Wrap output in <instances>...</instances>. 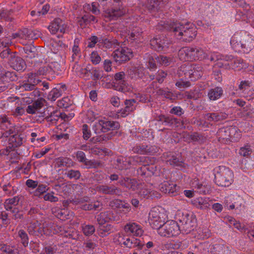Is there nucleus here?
<instances>
[{
	"label": "nucleus",
	"mask_w": 254,
	"mask_h": 254,
	"mask_svg": "<svg viewBox=\"0 0 254 254\" xmlns=\"http://www.w3.org/2000/svg\"><path fill=\"white\" fill-rule=\"evenodd\" d=\"M19 201V199L17 196L6 199L4 203L5 209L7 211H12L14 208H17L16 206L18 205Z\"/></svg>",
	"instance_id": "38"
},
{
	"label": "nucleus",
	"mask_w": 254,
	"mask_h": 254,
	"mask_svg": "<svg viewBox=\"0 0 254 254\" xmlns=\"http://www.w3.org/2000/svg\"><path fill=\"white\" fill-rule=\"evenodd\" d=\"M182 223L181 231L183 233L188 234L193 230L196 226V221L188 213H183L181 218L179 219Z\"/></svg>",
	"instance_id": "9"
},
{
	"label": "nucleus",
	"mask_w": 254,
	"mask_h": 254,
	"mask_svg": "<svg viewBox=\"0 0 254 254\" xmlns=\"http://www.w3.org/2000/svg\"><path fill=\"white\" fill-rule=\"evenodd\" d=\"M120 124L117 122L109 121L107 119H101L96 122L93 129L96 134L106 132L110 130H115L119 128Z\"/></svg>",
	"instance_id": "8"
},
{
	"label": "nucleus",
	"mask_w": 254,
	"mask_h": 254,
	"mask_svg": "<svg viewBox=\"0 0 254 254\" xmlns=\"http://www.w3.org/2000/svg\"><path fill=\"white\" fill-rule=\"evenodd\" d=\"M178 56L179 59L183 61H190L192 60L191 47H184L179 51Z\"/></svg>",
	"instance_id": "33"
},
{
	"label": "nucleus",
	"mask_w": 254,
	"mask_h": 254,
	"mask_svg": "<svg viewBox=\"0 0 254 254\" xmlns=\"http://www.w3.org/2000/svg\"><path fill=\"white\" fill-rule=\"evenodd\" d=\"M230 45L235 52L248 54L254 48V39L247 32L241 31L232 36Z\"/></svg>",
	"instance_id": "1"
},
{
	"label": "nucleus",
	"mask_w": 254,
	"mask_h": 254,
	"mask_svg": "<svg viewBox=\"0 0 254 254\" xmlns=\"http://www.w3.org/2000/svg\"><path fill=\"white\" fill-rule=\"evenodd\" d=\"M226 127L221 128L218 132V135L219 136V140L224 141L225 142L227 141H230V135L229 133L226 132Z\"/></svg>",
	"instance_id": "54"
},
{
	"label": "nucleus",
	"mask_w": 254,
	"mask_h": 254,
	"mask_svg": "<svg viewBox=\"0 0 254 254\" xmlns=\"http://www.w3.org/2000/svg\"><path fill=\"white\" fill-rule=\"evenodd\" d=\"M72 68L78 76L86 80H89L92 77L91 72L88 67L81 66L76 62Z\"/></svg>",
	"instance_id": "20"
},
{
	"label": "nucleus",
	"mask_w": 254,
	"mask_h": 254,
	"mask_svg": "<svg viewBox=\"0 0 254 254\" xmlns=\"http://www.w3.org/2000/svg\"><path fill=\"white\" fill-rule=\"evenodd\" d=\"M110 205L112 206H116L121 209V211L124 212L125 213L128 212L130 210V206L129 204L123 202L119 199H115L111 201Z\"/></svg>",
	"instance_id": "35"
},
{
	"label": "nucleus",
	"mask_w": 254,
	"mask_h": 254,
	"mask_svg": "<svg viewBox=\"0 0 254 254\" xmlns=\"http://www.w3.org/2000/svg\"><path fill=\"white\" fill-rule=\"evenodd\" d=\"M156 60L160 64L164 66L169 65L172 61V59L163 55L157 56Z\"/></svg>",
	"instance_id": "51"
},
{
	"label": "nucleus",
	"mask_w": 254,
	"mask_h": 254,
	"mask_svg": "<svg viewBox=\"0 0 254 254\" xmlns=\"http://www.w3.org/2000/svg\"><path fill=\"white\" fill-rule=\"evenodd\" d=\"M226 132L229 133L230 141L237 142L241 137V133L240 130L235 126L226 127Z\"/></svg>",
	"instance_id": "31"
},
{
	"label": "nucleus",
	"mask_w": 254,
	"mask_h": 254,
	"mask_svg": "<svg viewBox=\"0 0 254 254\" xmlns=\"http://www.w3.org/2000/svg\"><path fill=\"white\" fill-rule=\"evenodd\" d=\"M67 177L70 179H74L77 180L80 178L81 174L78 170H69L66 173Z\"/></svg>",
	"instance_id": "56"
},
{
	"label": "nucleus",
	"mask_w": 254,
	"mask_h": 254,
	"mask_svg": "<svg viewBox=\"0 0 254 254\" xmlns=\"http://www.w3.org/2000/svg\"><path fill=\"white\" fill-rule=\"evenodd\" d=\"M150 44L152 49L160 52L162 51L165 45V39L163 36H156L150 41Z\"/></svg>",
	"instance_id": "27"
},
{
	"label": "nucleus",
	"mask_w": 254,
	"mask_h": 254,
	"mask_svg": "<svg viewBox=\"0 0 254 254\" xmlns=\"http://www.w3.org/2000/svg\"><path fill=\"white\" fill-rule=\"evenodd\" d=\"M127 237L123 235V234L118 233L114 236V242L117 244L124 245V242Z\"/></svg>",
	"instance_id": "58"
},
{
	"label": "nucleus",
	"mask_w": 254,
	"mask_h": 254,
	"mask_svg": "<svg viewBox=\"0 0 254 254\" xmlns=\"http://www.w3.org/2000/svg\"><path fill=\"white\" fill-rule=\"evenodd\" d=\"M0 250L5 254H13L14 253L12 248L6 244H0Z\"/></svg>",
	"instance_id": "64"
},
{
	"label": "nucleus",
	"mask_w": 254,
	"mask_h": 254,
	"mask_svg": "<svg viewBox=\"0 0 254 254\" xmlns=\"http://www.w3.org/2000/svg\"><path fill=\"white\" fill-rule=\"evenodd\" d=\"M144 245L141 241L134 237H127L124 242V246L129 249L136 248V250H140Z\"/></svg>",
	"instance_id": "28"
},
{
	"label": "nucleus",
	"mask_w": 254,
	"mask_h": 254,
	"mask_svg": "<svg viewBox=\"0 0 254 254\" xmlns=\"http://www.w3.org/2000/svg\"><path fill=\"white\" fill-rule=\"evenodd\" d=\"M9 141L10 143H12V147L13 148L17 147L22 143L21 138L18 135H12L10 136L9 139Z\"/></svg>",
	"instance_id": "55"
},
{
	"label": "nucleus",
	"mask_w": 254,
	"mask_h": 254,
	"mask_svg": "<svg viewBox=\"0 0 254 254\" xmlns=\"http://www.w3.org/2000/svg\"><path fill=\"white\" fill-rule=\"evenodd\" d=\"M81 227L83 233L86 236H91L95 232V229L92 225L83 224Z\"/></svg>",
	"instance_id": "48"
},
{
	"label": "nucleus",
	"mask_w": 254,
	"mask_h": 254,
	"mask_svg": "<svg viewBox=\"0 0 254 254\" xmlns=\"http://www.w3.org/2000/svg\"><path fill=\"white\" fill-rule=\"evenodd\" d=\"M142 30L139 27H135L132 30L129 38L131 40H136L137 42L140 41L141 38Z\"/></svg>",
	"instance_id": "43"
},
{
	"label": "nucleus",
	"mask_w": 254,
	"mask_h": 254,
	"mask_svg": "<svg viewBox=\"0 0 254 254\" xmlns=\"http://www.w3.org/2000/svg\"><path fill=\"white\" fill-rule=\"evenodd\" d=\"M166 219L167 216L161 208H152L149 213V223L154 229H157L166 221Z\"/></svg>",
	"instance_id": "6"
},
{
	"label": "nucleus",
	"mask_w": 254,
	"mask_h": 254,
	"mask_svg": "<svg viewBox=\"0 0 254 254\" xmlns=\"http://www.w3.org/2000/svg\"><path fill=\"white\" fill-rule=\"evenodd\" d=\"M156 230L160 236L168 238L177 236L181 232L180 226L174 220L164 222Z\"/></svg>",
	"instance_id": "4"
},
{
	"label": "nucleus",
	"mask_w": 254,
	"mask_h": 254,
	"mask_svg": "<svg viewBox=\"0 0 254 254\" xmlns=\"http://www.w3.org/2000/svg\"><path fill=\"white\" fill-rule=\"evenodd\" d=\"M12 66L16 71L23 70L25 68V62L21 58H16Z\"/></svg>",
	"instance_id": "47"
},
{
	"label": "nucleus",
	"mask_w": 254,
	"mask_h": 254,
	"mask_svg": "<svg viewBox=\"0 0 254 254\" xmlns=\"http://www.w3.org/2000/svg\"><path fill=\"white\" fill-rule=\"evenodd\" d=\"M18 236L20 239V241L24 247H26L29 244V238L26 232L23 229L18 232Z\"/></svg>",
	"instance_id": "46"
},
{
	"label": "nucleus",
	"mask_w": 254,
	"mask_h": 254,
	"mask_svg": "<svg viewBox=\"0 0 254 254\" xmlns=\"http://www.w3.org/2000/svg\"><path fill=\"white\" fill-rule=\"evenodd\" d=\"M79 40L75 39L74 41V45L72 47V55L71 57L73 62L78 60L81 57L80 49L78 46Z\"/></svg>",
	"instance_id": "40"
},
{
	"label": "nucleus",
	"mask_w": 254,
	"mask_h": 254,
	"mask_svg": "<svg viewBox=\"0 0 254 254\" xmlns=\"http://www.w3.org/2000/svg\"><path fill=\"white\" fill-rule=\"evenodd\" d=\"M151 158L149 157L144 156H134L129 158V161L133 164V165L140 164L142 165L143 167L140 168V170H142L143 171L146 170L150 171V168H152V167L149 166V163H151Z\"/></svg>",
	"instance_id": "13"
},
{
	"label": "nucleus",
	"mask_w": 254,
	"mask_h": 254,
	"mask_svg": "<svg viewBox=\"0 0 254 254\" xmlns=\"http://www.w3.org/2000/svg\"><path fill=\"white\" fill-rule=\"evenodd\" d=\"M66 27L67 25L64 20L60 18H56L50 23L48 29L51 34H55L59 31L61 33H65Z\"/></svg>",
	"instance_id": "11"
},
{
	"label": "nucleus",
	"mask_w": 254,
	"mask_h": 254,
	"mask_svg": "<svg viewBox=\"0 0 254 254\" xmlns=\"http://www.w3.org/2000/svg\"><path fill=\"white\" fill-rule=\"evenodd\" d=\"M34 236H42L44 235L47 236L50 235V232L49 231L48 223H45L41 225L39 223V226H38Z\"/></svg>",
	"instance_id": "39"
},
{
	"label": "nucleus",
	"mask_w": 254,
	"mask_h": 254,
	"mask_svg": "<svg viewBox=\"0 0 254 254\" xmlns=\"http://www.w3.org/2000/svg\"><path fill=\"white\" fill-rule=\"evenodd\" d=\"M62 91L61 89H59L58 88H53L48 94V99L49 100L54 101L58 98L62 96Z\"/></svg>",
	"instance_id": "45"
},
{
	"label": "nucleus",
	"mask_w": 254,
	"mask_h": 254,
	"mask_svg": "<svg viewBox=\"0 0 254 254\" xmlns=\"http://www.w3.org/2000/svg\"><path fill=\"white\" fill-rule=\"evenodd\" d=\"M207 53L209 56L208 59H206L209 60L212 62L218 61H230L233 58V56L231 55H222L217 52H208L207 51Z\"/></svg>",
	"instance_id": "32"
},
{
	"label": "nucleus",
	"mask_w": 254,
	"mask_h": 254,
	"mask_svg": "<svg viewBox=\"0 0 254 254\" xmlns=\"http://www.w3.org/2000/svg\"><path fill=\"white\" fill-rule=\"evenodd\" d=\"M169 28L177 39L187 42H191L197 35L196 27L190 22H173L169 25Z\"/></svg>",
	"instance_id": "2"
},
{
	"label": "nucleus",
	"mask_w": 254,
	"mask_h": 254,
	"mask_svg": "<svg viewBox=\"0 0 254 254\" xmlns=\"http://www.w3.org/2000/svg\"><path fill=\"white\" fill-rule=\"evenodd\" d=\"M211 252L213 254H229L230 250L227 246L222 244H216L213 245Z\"/></svg>",
	"instance_id": "36"
},
{
	"label": "nucleus",
	"mask_w": 254,
	"mask_h": 254,
	"mask_svg": "<svg viewBox=\"0 0 254 254\" xmlns=\"http://www.w3.org/2000/svg\"><path fill=\"white\" fill-rule=\"evenodd\" d=\"M24 51L27 57H29L30 58H34L35 57V48L33 46H27L24 48Z\"/></svg>",
	"instance_id": "62"
},
{
	"label": "nucleus",
	"mask_w": 254,
	"mask_h": 254,
	"mask_svg": "<svg viewBox=\"0 0 254 254\" xmlns=\"http://www.w3.org/2000/svg\"><path fill=\"white\" fill-rule=\"evenodd\" d=\"M27 82L30 83L35 87L37 84L41 82V80L38 77L36 72H30L27 74Z\"/></svg>",
	"instance_id": "42"
},
{
	"label": "nucleus",
	"mask_w": 254,
	"mask_h": 254,
	"mask_svg": "<svg viewBox=\"0 0 254 254\" xmlns=\"http://www.w3.org/2000/svg\"><path fill=\"white\" fill-rule=\"evenodd\" d=\"M112 56L116 62L122 63L129 60L132 57V52L130 49L121 47L116 50Z\"/></svg>",
	"instance_id": "10"
},
{
	"label": "nucleus",
	"mask_w": 254,
	"mask_h": 254,
	"mask_svg": "<svg viewBox=\"0 0 254 254\" xmlns=\"http://www.w3.org/2000/svg\"><path fill=\"white\" fill-rule=\"evenodd\" d=\"M55 215L61 220H65L71 219L73 213L67 209H58L55 212Z\"/></svg>",
	"instance_id": "34"
},
{
	"label": "nucleus",
	"mask_w": 254,
	"mask_h": 254,
	"mask_svg": "<svg viewBox=\"0 0 254 254\" xmlns=\"http://www.w3.org/2000/svg\"><path fill=\"white\" fill-rule=\"evenodd\" d=\"M140 189L138 191L139 196L142 198H153L160 197V194L154 190H151L148 188V186L140 183V186L138 189Z\"/></svg>",
	"instance_id": "16"
},
{
	"label": "nucleus",
	"mask_w": 254,
	"mask_h": 254,
	"mask_svg": "<svg viewBox=\"0 0 254 254\" xmlns=\"http://www.w3.org/2000/svg\"><path fill=\"white\" fill-rule=\"evenodd\" d=\"M125 75L124 72L116 73L115 74V79L113 82L115 89L123 92H125L127 90V82L124 80Z\"/></svg>",
	"instance_id": "12"
},
{
	"label": "nucleus",
	"mask_w": 254,
	"mask_h": 254,
	"mask_svg": "<svg viewBox=\"0 0 254 254\" xmlns=\"http://www.w3.org/2000/svg\"><path fill=\"white\" fill-rule=\"evenodd\" d=\"M243 200L240 196L235 197L234 195H230L226 197L225 204L229 209H240Z\"/></svg>",
	"instance_id": "21"
},
{
	"label": "nucleus",
	"mask_w": 254,
	"mask_h": 254,
	"mask_svg": "<svg viewBox=\"0 0 254 254\" xmlns=\"http://www.w3.org/2000/svg\"><path fill=\"white\" fill-rule=\"evenodd\" d=\"M192 60L193 61H202L205 59H208L207 51L198 46L191 47Z\"/></svg>",
	"instance_id": "18"
},
{
	"label": "nucleus",
	"mask_w": 254,
	"mask_h": 254,
	"mask_svg": "<svg viewBox=\"0 0 254 254\" xmlns=\"http://www.w3.org/2000/svg\"><path fill=\"white\" fill-rule=\"evenodd\" d=\"M163 155L167 163L170 165L177 167L180 169L186 168V165L181 157H177L171 153H164Z\"/></svg>",
	"instance_id": "15"
},
{
	"label": "nucleus",
	"mask_w": 254,
	"mask_h": 254,
	"mask_svg": "<svg viewBox=\"0 0 254 254\" xmlns=\"http://www.w3.org/2000/svg\"><path fill=\"white\" fill-rule=\"evenodd\" d=\"M209 201L207 197H198L192 200L191 204L198 209H206L210 205Z\"/></svg>",
	"instance_id": "30"
},
{
	"label": "nucleus",
	"mask_w": 254,
	"mask_h": 254,
	"mask_svg": "<svg viewBox=\"0 0 254 254\" xmlns=\"http://www.w3.org/2000/svg\"><path fill=\"white\" fill-rule=\"evenodd\" d=\"M170 0H150V4L147 6L149 11L153 8L159 6L161 7L169 2Z\"/></svg>",
	"instance_id": "41"
},
{
	"label": "nucleus",
	"mask_w": 254,
	"mask_h": 254,
	"mask_svg": "<svg viewBox=\"0 0 254 254\" xmlns=\"http://www.w3.org/2000/svg\"><path fill=\"white\" fill-rule=\"evenodd\" d=\"M118 183L129 190L135 191L140 186V183L135 179L129 177H123L120 179Z\"/></svg>",
	"instance_id": "17"
},
{
	"label": "nucleus",
	"mask_w": 254,
	"mask_h": 254,
	"mask_svg": "<svg viewBox=\"0 0 254 254\" xmlns=\"http://www.w3.org/2000/svg\"><path fill=\"white\" fill-rule=\"evenodd\" d=\"M2 189L5 194L8 195H13L17 192V188L12 186L10 183L3 185Z\"/></svg>",
	"instance_id": "50"
},
{
	"label": "nucleus",
	"mask_w": 254,
	"mask_h": 254,
	"mask_svg": "<svg viewBox=\"0 0 254 254\" xmlns=\"http://www.w3.org/2000/svg\"><path fill=\"white\" fill-rule=\"evenodd\" d=\"M223 93V91L221 87H216L209 91L208 96L210 100L214 101L220 98Z\"/></svg>",
	"instance_id": "37"
},
{
	"label": "nucleus",
	"mask_w": 254,
	"mask_h": 254,
	"mask_svg": "<svg viewBox=\"0 0 254 254\" xmlns=\"http://www.w3.org/2000/svg\"><path fill=\"white\" fill-rule=\"evenodd\" d=\"M53 164L55 168H69L74 165L73 162L70 158L65 157H60L56 158Z\"/></svg>",
	"instance_id": "26"
},
{
	"label": "nucleus",
	"mask_w": 254,
	"mask_h": 254,
	"mask_svg": "<svg viewBox=\"0 0 254 254\" xmlns=\"http://www.w3.org/2000/svg\"><path fill=\"white\" fill-rule=\"evenodd\" d=\"M135 103L136 100L135 99L126 100L125 101V107L131 112H133L136 109Z\"/></svg>",
	"instance_id": "61"
},
{
	"label": "nucleus",
	"mask_w": 254,
	"mask_h": 254,
	"mask_svg": "<svg viewBox=\"0 0 254 254\" xmlns=\"http://www.w3.org/2000/svg\"><path fill=\"white\" fill-rule=\"evenodd\" d=\"M180 70L184 72L186 76H188L191 80H196L203 74L202 67L198 64H183L180 67Z\"/></svg>",
	"instance_id": "7"
},
{
	"label": "nucleus",
	"mask_w": 254,
	"mask_h": 254,
	"mask_svg": "<svg viewBox=\"0 0 254 254\" xmlns=\"http://www.w3.org/2000/svg\"><path fill=\"white\" fill-rule=\"evenodd\" d=\"M114 220L112 217V213L110 211L101 213L97 218V221L100 225L97 230L99 235L101 237H104L111 233L112 227L110 224L103 225L106 222Z\"/></svg>",
	"instance_id": "5"
},
{
	"label": "nucleus",
	"mask_w": 254,
	"mask_h": 254,
	"mask_svg": "<svg viewBox=\"0 0 254 254\" xmlns=\"http://www.w3.org/2000/svg\"><path fill=\"white\" fill-rule=\"evenodd\" d=\"M124 230L127 234L136 237L141 236L143 233L141 226L136 223L127 224L125 226Z\"/></svg>",
	"instance_id": "19"
},
{
	"label": "nucleus",
	"mask_w": 254,
	"mask_h": 254,
	"mask_svg": "<svg viewBox=\"0 0 254 254\" xmlns=\"http://www.w3.org/2000/svg\"><path fill=\"white\" fill-rule=\"evenodd\" d=\"M175 85L179 89H182L190 87L191 84L190 82L189 81H186L181 79L176 82Z\"/></svg>",
	"instance_id": "59"
},
{
	"label": "nucleus",
	"mask_w": 254,
	"mask_h": 254,
	"mask_svg": "<svg viewBox=\"0 0 254 254\" xmlns=\"http://www.w3.org/2000/svg\"><path fill=\"white\" fill-rule=\"evenodd\" d=\"M119 7H113L108 9L105 13V16L110 19H114L124 15L126 12V9L121 5Z\"/></svg>",
	"instance_id": "23"
},
{
	"label": "nucleus",
	"mask_w": 254,
	"mask_h": 254,
	"mask_svg": "<svg viewBox=\"0 0 254 254\" xmlns=\"http://www.w3.org/2000/svg\"><path fill=\"white\" fill-rule=\"evenodd\" d=\"M135 99L136 101L138 100L142 103H146L149 102L150 100V96L147 94H143L141 93H137L135 94Z\"/></svg>",
	"instance_id": "57"
},
{
	"label": "nucleus",
	"mask_w": 254,
	"mask_h": 254,
	"mask_svg": "<svg viewBox=\"0 0 254 254\" xmlns=\"http://www.w3.org/2000/svg\"><path fill=\"white\" fill-rule=\"evenodd\" d=\"M192 185L194 188L197 190L200 193L206 194L208 191V188L205 186L199 183L197 181H195L193 182Z\"/></svg>",
	"instance_id": "53"
},
{
	"label": "nucleus",
	"mask_w": 254,
	"mask_h": 254,
	"mask_svg": "<svg viewBox=\"0 0 254 254\" xmlns=\"http://www.w3.org/2000/svg\"><path fill=\"white\" fill-rule=\"evenodd\" d=\"M40 35L39 31H32L27 29L20 31L13 34L14 38H19L25 40H33L37 39Z\"/></svg>",
	"instance_id": "14"
},
{
	"label": "nucleus",
	"mask_w": 254,
	"mask_h": 254,
	"mask_svg": "<svg viewBox=\"0 0 254 254\" xmlns=\"http://www.w3.org/2000/svg\"><path fill=\"white\" fill-rule=\"evenodd\" d=\"M216 170L215 180L217 185L229 187L233 182V172L229 168L223 166L218 167Z\"/></svg>",
	"instance_id": "3"
},
{
	"label": "nucleus",
	"mask_w": 254,
	"mask_h": 254,
	"mask_svg": "<svg viewBox=\"0 0 254 254\" xmlns=\"http://www.w3.org/2000/svg\"><path fill=\"white\" fill-rule=\"evenodd\" d=\"M49 231L50 232V235L53 234H60L61 235L65 237L71 238V235L67 230L62 226L57 225L56 224L50 223H48Z\"/></svg>",
	"instance_id": "24"
},
{
	"label": "nucleus",
	"mask_w": 254,
	"mask_h": 254,
	"mask_svg": "<svg viewBox=\"0 0 254 254\" xmlns=\"http://www.w3.org/2000/svg\"><path fill=\"white\" fill-rule=\"evenodd\" d=\"M90 60L94 64H97L101 62V58L97 51H93L90 55Z\"/></svg>",
	"instance_id": "63"
},
{
	"label": "nucleus",
	"mask_w": 254,
	"mask_h": 254,
	"mask_svg": "<svg viewBox=\"0 0 254 254\" xmlns=\"http://www.w3.org/2000/svg\"><path fill=\"white\" fill-rule=\"evenodd\" d=\"M54 71L51 66L45 65L39 68L36 73L39 75H52Z\"/></svg>",
	"instance_id": "52"
},
{
	"label": "nucleus",
	"mask_w": 254,
	"mask_h": 254,
	"mask_svg": "<svg viewBox=\"0 0 254 254\" xmlns=\"http://www.w3.org/2000/svg\"><path fill=\"white\" fill-rule=\"evenodd\" d=\"M99 114L92 110H88L86 113V117L88 122L92 123L99 117Z\"/></svg>",
	"instance_id": "60"
},
{
	"label": "nucleus",
	"mask_w": 254,
	"mask_h": 254,
	"mask_svg": "<svg viewBox=\"0 0 254 254\" xmlns=\"http://www.w3.org/2000/svg\"><path fill=\"white\" fill-rule=\"evenodd\" d=\"M143 70L144 69L142 67H135L133 70L130 71L129 74L132 78H140L142 77L144 75Z\"/></svg>",
	"instance_id": "44"
},
{
	"label": "nucleus",
	"mask_w": 254,
	"mask_h": 254,
	"mask_svg": "<svg viewBox=\"0 0 254 254\" xmlns=\"http://www.w3.org/2000/svg\"><path fill=\"white\" fill-rule=\"evenodd\" d=\"M147 61L146 62L147 66L150 69L154 70L156 68L155 60L157 57L155 55H151L148 54H146Z\"/></svg>",
	"instance_id": "49"
},
{
	"label": "nucleus",
	"mask_w": 254,
	"mask_h": 254,
	"mask_svg": "<svg viewBox=\"0 0 254 254\" xmlns=\"http://www.w3.org/2000/svg\"><path fill=\"white\" fill-rule=\"evenodd\" d=\"M217 65L218 66L220 67L225 66L226 68H232L238 71L241 70L242 69L245 68L247 67V64L244 63L243 60L241 59H235L233 62L230 64H228L227 65L226 64L224 65L221 62H218Z\"/></svg>",
	"instance_id": "25"
},
{
	"label": "nucleus",
	"mask_w": 254,
	"mask_h": 254,
	"mask_svg": "<svg viewBox=\"0 0 254 254\" xmlns=\"http://www.w3.org/2000/svg\"><path fill=\"white\" fill-rule=\"evenodd\" d=\"M96 190L100 193L105 194L119 195L121 194V190L114 186H109L106 185H101L96 187Z\"/></svg>",
	"instance_id": "22"
},
{
	"label": "nucleus",
	"mask_w": 254,
	"mask_h": 254,
	"mask_svg": "<svg viewBox=\"0 0 254 254\" xmlns=\"http://www.w3.org/2000/svg\"><path fill=\"white\" fill-rule=\"evenodd\" d=\"M177 185L170 182H164L159 186V190L161 191L170 195H174L177 191Z\"/></svg>",
	"instance_id": "29"
}]
</instances>
